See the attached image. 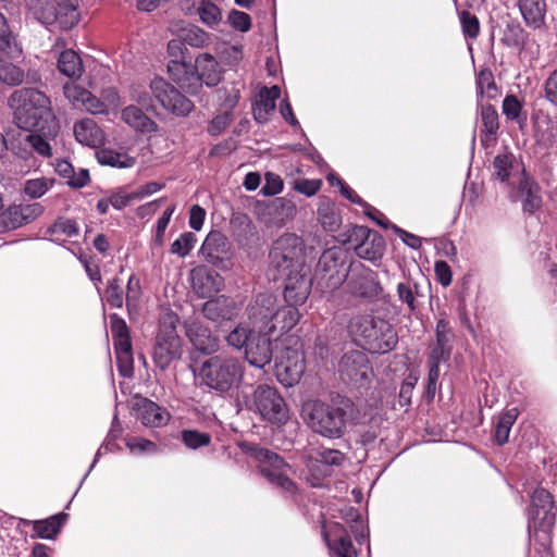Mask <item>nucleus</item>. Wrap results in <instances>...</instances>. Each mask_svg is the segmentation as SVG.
<instances>
[{
  "label": "nucleus",
  "instance_id": "c9c22d12",
  "mask_svg": "<svg viewBox=\"0 0 557 557\" xmlns=\"http://www.w3.org/2000/svg\"><path fill=\"white\" fill-rule=\"evenodd\" d=\"M139 419L146 426L159 428L169 421V413L156 403L144 399L139 407Z\"/></svg>",
  "mask_w": 557,
  "mask_h": 557
},
{
  "label": "nucleus",
  "instance_id": "1a4fd4ad",
  "mask_svg": "<svg viewBox=\"0 0 557 557\" xmlns=\"http://www.w3.org/2000/svg\"><path fill=\"white\" fill-rule=\"evenodd\" d=\"M35 17L44 25L57 24L69 30L79 21L75 0H41L34 8Z\"/></svg>",
  "mask_w": 557,
  "mask_h": 557
},
{
  "label": "nucleus",
  "instance_id": "c756f323",
  "mask_svg": "<svg viewBox=\"0 0 557 557\" xmlns=\"http://www.w3.org/2000/svg\"><path fill=\"white\" fill-rule=\"evenodd\" d=\"M74 135L78 143L88 147H99L104 143V134L95 120L85 117L74 124Z\"/></svg>",
  "mask_w": 557,
  "mask_h": 557
},
{
  "label": "nucleus",
  "instance_id": "4be33fe9",
  "mask_svg": "<svg viewBox=\"0 0 557 557\" xmlns=\"http://www.w3.org/2000/svg\"><path fill=\"white\" fill-rule=\"evenodd\" d=\"M271 333L269 331L257 330L245 349L246 361L256 368H264L273 357L271 347Z\"/></svg>",
  "mask_w": 557,
  "mask_h": 557
},
{
  "label": "nucleus",
  "instance_id": "c85d7f7f",
  "mask_svg": "<svg viewBox=\"0 0 557 557\" xmlns=\"http://www.w3.org/2000/svg\"><path fill=\"white\" fill-rule=\"evenodd\" d=\"M121 119L137 133L149 134L158 132V124L149 117L139 107L131 104L121 112Z\"/></svg>",
  "mask_w": 557,
  "mask_h": 557
},
{
  "label": "nucleus",
  "instance_id": "7ed1b4c3",
  "mask_svg": "<svg viewBox=\"0 0 557 557\" xmlns=\"http://www.w3.org/2000/svg\"><path fill=\"white\" fill-rule=\"evenodd\" d=\"M348 332L358 346L371 354L389 352L398 342L393 325L370 313L352 317L348 324Z\"/></svg>",
  "mask_w": 557,
  "mask_h": 557
},
{
  "label": "nucleus",
  "instance_id": "69168bd1",
  "mask_svg": "<svg viewBox=\"0 0 557 557\" xmlns=\"http://www.w3.org/2000/svg\"><path fill=\"white\" fill-rule=\"evenodd\" d=\"M231 121L232 113L230 111L215 115L208 125V133L212 136L220 135L230 125Z\"/></svg>",
  "mask_w": 557,
  "mask_h": 557
},
{
  "label": "nucleus",
  "instance_id": "6e6552de",
  "mask_svg": "<svg viewBox=\"0 0 557 557\" xmlns=\"http://www.w3.org/2000/svg\"><path fill=\"white\" fill-rule=\"evenodd\" d=\"M270 261L281 274L307 267L305 243L301 237L290 233L280 236L270 250Z\"/></svg>",
  "mask_w": 557,
  "mask_h": 557
},
{
  "label": "nucleus",
  "instance_id": "cd10ccee",
  "mask_svg": "<svg viewBox=\"0 0 557 557\" xmlns=\"http://www.w3.org/2000/svg\"><path fill=\"white\" fill-rule=\"evenodd\" d=\"M186 335L193 346L202 354H213L219 349V339L211 334V331L196 322L187 326Z\"/></svg>",
  "mask_w": 557,
  "mask_h": 557
},
{
  "label": "nucleus",
  "instance_id": "c03bdc74",
  "mask_svg": "<svg viewBox=\"0 0 557 557\" xmlns=\"http://www.w3.org/2000/svg\"><path fill=\"white\" fill-rule=\"evenodd\" d=\"M200 21L209 28L215 29L222 21L220 8L211 0H201L197 7Z\"/></svg>",
  "mask_w": 557,
  "mask_h": 557
},
{
  "label": "nucleus",
  "instance_id": "37998d69",
  "mask_svg": "<svg viewBox=\"0 0 557 557\" xmlns=\"http://www.w3.org/2000/svg\"><path fill=\"white\" fill-rule=\"evenodd\" d=\"M519 416L517 408L506 410L498 419L495 428V440L497 444L504 445L509 440V434L512 425L516 423Z\"/></svg>",
  "mask_w": 557,
  "mask_h": 557
},
{
  "label": "nucleus",
  "instance_id": "680f3d73",
  "mask_svg": "<svg viewBox=\"0 0 557 557\" xmlns=\"http://www.w3.org/2000/svg\"><path fill=\"white\" fill-rule=\"evenodd\" d=\"M314 459L326 466H339L343 463L345 456L337 449L317 450Z\"/></svg>",
  "mask_w": 557,
  "mask_h": 557
},
{
  "label": "nucleus",
  "instance_id": "e2e57ef3",
  "mask_svg": "<svg viewBox=\"0 0 557 557\" xmlns=\"http://www.w3.org/2000/svg\"><path fill=\"white\" fill-rule=\"evenodd\" d=\"M126 446L132 453L135 454H152L157 451V445L143 437H131L126 441Z\"/></svg>",
  "mask_w": 557,
  "mask_h": 557
},
{
  "label": "nucleus",
  "instance_id": "f8f14e48",
  "mask_svg": "<svg viewBox=\"0 0 557 557\" xmlns=\"http://www.w3.org/2000/svg\"><path fill=\"white\" fill-rule=\"evenodd\" d=\"M250 408L271 423L283 424L288 420V409L284 398L276 388L267 384H261L255 389Z\"/></svg>",
  "mask_w": 557,
  "mask_h": 557
},
{
  "label": "nucleus",
  "instance_id": "e433bc0d",
  "mask_svg": "<svg viewBox=\"0 0 557 557\" xmlns=\"http://www.w3.org/2000/svg\"><path fill=\"white\" fill-rule=\"evenodd\" d=\"M65 515H55L45 520L29 521L22 519L24 525H33L36 535L40 539L52 540L60 531Z\"/></svg>",
  "mask_w": 557,
  "mask_h": 557
},
{
  "label": "nucleus",
  "instance_id": "473e14b6",
  "mask_svg": "<svg viewBox=\"0 0 557 557\" xmlns=\"http://www.w3.org/2000/svg\"><path fill=\"white\" fill-rule=\"evenodd\" d=\"M281 96L278 86L263 87L259 91V99L253 108V117L258 123L268 121L269 114L275 109V101Z\"/></svg>",
  "mask_w": 557,
  "mask_h": 557
},
{
  "label": "nucleus",
  "instance_id": "72a5a7b5",
  "mask_svg": "<svg viewBox=\"0 0 557 557\" xmlns=\"http://www.w3.org/2000/svg\"><path fill=\"white\" fill-rule=\"evenodd\" d=\"M57 67L61 74L71 79L81 78L85 72L79 54L73 49H64L59 53Z\"/></svg>",
  "mask_w": 557,
  "mask_h": 557
},
{
  "label": "nucleus",
  "instance_id": "412c9836",
  "mask_svg": "<svg viewBox=\"0 0 557 557\" xmlns=\"http://www.w3.org/2000/svg\"><path fill=\"white\" fill-rule=\"evenodd\" d=\"M190 285L200 298L211 297L223 287V277L206 265H198L189 273Z\"/></svg>",
  "mask_w": 557,
  "mask_h": 557
},
{
  "label": "nucleus",
  "instance_id": "338daca9",
  "mask_svg": "<svg viewBox=\"0 0 557 557\" xmlns=\"http://www.w3.org/2000/svg\"><path fill=\"white\" fill-rule=\"evenodd\" d=\"M141 296L140 280L135 274H132L127 282L126 287V304L127 307L135 306Z\"/></svg>",
  "mask_w": 557,
  "mask_h": 557
},
{
  "label": "nucleus",
  "instance_id": "a878e982",
  "mask_svg": "<svg viewBox=\"0 0 557 557\" xmlns=\"http://www.w3.org/2000/svg\"><path fill=\"white\" fill-rule=\"evenodd\" d=\"M230 250L227 238L218 231L210 232L205 238L200 252L212 264H218L224 260Z\"/></svg>",
  "mask_w": 557,
  "mask_h": 557
},
{
  "label": "nucleus",
  "instance_id": "7c9ffc66",
  "mask_svg": "<svg viewBox=\"0 0 557 557\" xmlns=\"http://www.w3.org/2000/svg\"><path fill=\"white\" fill-rule=\"evenodd\" d=\"M299 319L300 313L297 309V305L287 304L282 307L276 305L273 321L271 325L265 326V330L271 334L276 330L282 333H287L298 323Z\"/></svg>",
  "mask_w": 557,
  "mask_h": 557
},
{
  "label": "nucleus",
  "instance_id": "f704fd0d",
  "mask_svg": "<svg viewBox=\"0 0 557 557\" xmlns=\"http://www.w3.org/2000/svg\"><path fill=\"white\" fill-rule=\"evenodd\" d=\"M317 218L324 231L335 233L342 225V214L334 202L329 199H321Z\"/></svg>",
  "mask_w": 557,
  "mask_h": 557
},
{
  "label": "nucleus",
  "instance_id": "6ab92c4d",
  "mask_svg": "<svg viewBox=\"0 0 557 557\" xmlns=\"http://www.w3.org/2000/svg\"><path fill=\"white\" fill-rule=\"evenodd\" d=\"M277 297L272 293L258 294L247 308L248 322L256 330L265 331L271 325L276 308Z\"/></svg>",
  "mask_w": 557,
  "mask_h": 557
},
{
  "label": "nucleus",
  "instance_id": "79ce46f5",
  "mask_svg": "<svg viewBox=\"0 0 557 557\" xmlns=\"http://www.w3.org/2000/svg\"><path fill=\"white\" fill-rule=\"evenodd\" d=\"M502 111L507 120L513 121L520 126L527 122V112L523 110V102L515 95H507L504 98Z\"/></svg>",
  "mask_w": 557,
  "mask_h": 557
},
{
  "label": "nucleus",
  "instance_id": "5701e85b",
  "mask_svg": "<svg viewBox=\"0 0 557 557\" xmlns=\"http://www.w3.org/2000/svg\"><path fill=\"white\" fill-rule=\"evenodd\" d=\"M168 72L171 79L189 95L195 96L200 91L199 77L194 64L183 59H172L168 63Z\"/></svg>",
  "mask_w": 557,
  "mask_h": 557
},
{
  "label": "nucleus",
  "instance_id": "4d7b16f0",
  "mask_svg": "<svg viewBox=\"0 0 557 557\" xmlns=\"http://www.w3.org/2000/svg\"><path fill=\"white\" fill-rule=\"evenodd\" d=\"M182 440L188 448L197 449L209 445L211 442V436L208 433L194 430H185L182 433Z\"/></svg>",
  "mask_w": 557,
  "mask_h": 557
},
{
  "label": "nucleus",
  "instance_id": "a19ab883",
  "mask_svg": "<svg viewBox=\"0 0 557 557\" xmlns=\"http://www.w3.org/2000/svg\"><path fill=\"white\" fill-rule=\"evenodd\" d=\"M256 329L248 322L239 323L233 331L225 337L228 346L235 349H246L251 337L256 333Z\"/></svg>",
  "mask_w": 557,
  "mask_h": 557
},
{
  "label": "nucleus",
  "instance_id": "4468645a",
  "mask_svg": "<svg viewBox=\"0 0 557 557\" xmlns=\"http://www.w3.org/2000/svg\"><path fill=\"white\" fill-rule=\"evenodd\" d=\"M338 373L343 381L363 387L370 382L373 370L363 351L350 350L341 358Z\"/></svg>",
  "mask_w": 557,
  "mask_h": 557
},
{
  "label": "nucleus",
  "instance_id": "39448f33",
  "mask_svg": "<svg viewBox=\"0 0 557 557\" xmlns=\"http://www.w3.org/2000/svg\"><path fill=\"white\" fill-rule=\"evenodd\" d=\"M275 348V375L284 386H294L306 370L302 342L296 335H285L277 338Z\"/></svg>",
  "mask_w": 557,
  "mask_h": 557
},
{
  "label": "nucleus",
  "instance_id": "aec40b11",
  "mask_svg": "<svg viewBox=\"0 0 557 557\" xmlns=\"http://www.w3.org/2000/svg\"><path fill=\"white\" fill-rule=\"evenodd\" d=\"M63 94L75 109L85 110L91 114L108 113V107L103 101L77 84L66 83L63 86Z\"/></svg>",
  "mask_w": 557,
  "mask_h": 557
},
{
  "label": "nucleus",
  "instance_id": "dca6fc26",
  "mask_svg": "<svg viewBox=\"0 0 557 557\" xmlns=\"http://www.w3.org/2000/svg\"><path fill=\"white\" fill-rule=\"evenodd\" d=\"M554 500L552 495L545 488H536L531 496V511L529 520V533L534 528L535 534L541 529L545 534L554 525L555 517L550 512Z\"/></svg>",
  "mask_w": 557,
  "mask_h": 557
},
{
  "label": "nucleus",
  "instance_id": "052dcab7",
  "mask_svg": "<svg viewBox=\"0 0 557 557\" xmlns=\"http://www.w3.org/2000/svg\"><path fill=\"white\" fill-rule=\"evenodd\" d=\"M450 342L447 341H436L435 345L432 347L429 361L430 364H437L440 367V363L442 361H445L449 358L450 355Z\"/></svg>",
  "mask_w": 557,
  "mask_h": 557
},
{
  "label": "nucleus",
  "instance_id": "0eeeda50",
  "mask_svg": "<svg viewBox=\"0 0 557 557\" xmlns=\"http://www.w3.org/2000/svg\"><path fill=\"white\" fill-rule=\"evenodd\" d=\"M348 252L342 247H331L319 258L314 276L318 284L325 289H337L349 274Z\"/></svg>",
  "mask_w": 557,
  "mask_h": 557
},
{
  "label": "nucleus",
  "instance_id": "5fc2aeb1",
  "mask_svg": "<svg viewBox=\"0 0 557 557\" xmlns=\"http://www.w3.org/2000/svg\"><path fill=\"white\" fill-rule=\"evenodd\" d=\"M106 300L113 308L123 307L124 296L119 277H113L108 282L106 290Z\"/></svg>",
  "mask_w": 557,
  "mask_h": 557
},
{
  "label": "nucleus",
  "instance_id": "ea45409f",
  "mask_svg": "<svg viewBox=\"0 0 557 557\" xmlns=\"http://www.w3.org/2000/svg\"><path fill=\"white\" fill-rule=\"evenodd\" d=\"M96 157L100 164L117 169H127L135 164V158L112 149H100L96 151Z\"/></svg>",
  "mask_w": 557,
  "mask_h": 557
},
{
  "label": "nucleus",
  "instance_id": "58836bf2",
  "mask_svg": "<svg viewBox=\"0 0 557 557\" xmlns=\"http://www.w3.org/2000/svg\"><path fill=\"white\" fill-rule=\"evenodd\" d=\"M397 296L401 304L406 305L410 312L418 308V300L424 297L420 285L412 280H407L397 284Z\"/></svg>",
  "mask_w": 557,
  "mask_h": 557
},
{
  "label": "nucleus",
  "instance_id": "2f4dec72",
  "mask_svg": "<svg viewBox=\"0 0 557 557\" xmlns=\"http://www.w3.org/2000/svg\"><path fill=\"white\" fill-rule=\"evenodd\" d=\"M519 11L525 24L534 29L540 28L545 22V0H518Z\"/></svg>",
  "mask_w": 557,
  "mask_h": 557
},
{
  "label": "nucleus",
  "instance_id": "393cba45",
  "mask_svg": "<svg viewBox=\"0 0 557 557\" xmlns=\"http://www.w3.org/2000/svg\"><path fill=\"white\" fill-rule=\"evenodd\" d=\"M323 536L330 552L336 557H358L349 535L341 523H334Z\"/></svg>",
  "mask_w": 557,
  "mask_h": 557
},
{
  "label": "nucleus",
  "instance_id": "f03ea898",
  "mask_svg": "<svg viewBox=\"0 0 557 557\" xmlns=\"http://www.w3.org/2000/svg\"><path fill=\"white\" fill-rule=\"evenodd\" d=\"M245 369L242 359L220 354L203 360L194 375L200 387L221 395H233L244 382Z\"/></svg>",
  "mask_w": 557,
  "mask_h": 557
},
{
  "label": "nucleus",
  "instance_id": "4c0bfd02",
  "mask_svg": "<svg viewBox=\"0 0 557 557\" xmlns=\"http://www.w3.org/2000/svg\"><path fill=\"white\" fill-rule=\"evenodd\" d=\"M119 371L123 376H129L133 372V354L131 337L113 339Z\"/></svg>",
  "mask_w": 557,
  "mask_h": 557
},
{
  "label": "nucleus",
  "instance_id": "ddd939ff",
  "mask_svg": "<svg viewBox=\"0 0 557 557\" xmlns=\"http://www.w3.org/2000/svg\"><path fill=\"white\" fill-rule=\"evenodd\" d=\"M150 90L160 106L175 116H187L194 110V103L162 77L150 82Z\"/></svg>",
  "mask_w": 557,
  "mask_h": 557
},
{
  "label": "nucleus",
  "instance_id": "bb28decb",
  "mask_svg": "<svg viewBox=\"0 0 557 557\" xmlns=\"http://www.w3.org/2000/svg\"><path fill=\"white\" fill-rule=\"evenodd\" d=\"M195 71L199 77L200 89L206 84L208 87H214L221 82L222 72L219 69V62L209 53H202L196 58Z\"/></svg>",
  "mask_w": 557,
  "mask_h": 557
},
{
  "label": "nucleus",
  "instance_id": "a211bd4d",
  "mask_svg": "<svg viewBox=\"0 0 557 557\" xmlns=\"http://www.w3.org/2000/svg\"><path fill=\"white\" fill-rule=\"evenodd\" d=\"M285 277L284 298L287 304L302 305L311 290L312 280L308 267L282 273Z\"/></svg>",
  "mask_w": 557,
  "mask_h": 557
},
{
  "label": "nucleus",
  "instance_id": "b1692460",
  "mask_svg": "<svg viewBox=\"0 0 557 557\" xmlns=\"http://www.w3.org/2000/svg\"><path fill=\"white\" fill-rule=\"evenodd\" d=\"M203 315L216 325L234 320L239 313L238 305L226 296H218L202 305Z\"/></svg>",
  "mask_w": 557,
  "mask_h": 557
},
{
  "label": "nucleus",
  "instance_id": "de8ad7c7",
  "mask_svg": "<svg viewBox=\"0 0 557 557\" xmlns=\"http://www.w3.org/2000/svg\"><path fill=\"white\" fill-rule=\"evenodd\" d=\"M0 53H2V51H0ZM23 79L24 72L0 55V81L11 86H17Z\"/></svg>",
  "mask_w": 557,
  "mask_h": 557
},
{
  "label": "nucleus",
  "instance_id": "0e129e2a",
  "mask_svg": "<svg viewBox=\"0 0 557 557\" xmlns=\"http://www.w3.org/2000/svg\"><path fill=\"white\" fill-rule=\"evenodd\" d=\"M228 22L233 28L243 33L251 27L250 15L243 11L233 10L228 15Z\"/></svg>",
  "mask_w": 557,
  "mask_h": 557
},
{
  "label": "nucleus",
  "instance_id": "2eb2a0df",
  "mask_svg": "<svg viewBox=\"0 0 557 557\" xmlns=\"http://www.w3.org/2000/svg\"><path fill=\"white\" fill-rule=\"evenodd\" d=\"M500 184L510 198L522 201L524 211L534 212L541 207L540 188L532 176H500Z\"/></svg>",
  "mask_w": 557,
  "mask_h": 557
},
{
  "label": "nucleus",
  "instance_id": "603ef678",
  "mask_svg": "<svg viewBox=\"0 0 557 557\" xmlns=\"http://www.w3.org/2000/svg\"><path fill=\"white\" fill-rule=\"evenodd\" d=\"M523 40V29L519 23H508L503 30L500 41L507 47H519Z\"/></svg>",
  "mask_w": 557,
  "mask_h": 557
},
{
  "label": "nucleus",
  "instance_id": "a18cd8bd",
  "mask_svg": "<svg viewBox=\"0 0 557 557\" xmlns=\"http://www.w3.org/2000/svg\"><path fill=\"white\" fill-rule=\"evenodd\" d=\"M0 51L8 58H16L21 53V49L17 47L12 33L9 29V25L5 16L0 12Z\"/></svg>",
  "mask_w": 557,
  "mask_h": 557
},
{
  "label": "nucleus",
  "instance_id": "20e7f679",
  "mask_svg": "<svg viewBox=\"0 0 557 557\" xmlns=\"http://www.w3.org/2000/svg\"><path fill=\"white\" fill-rule=\"evenodd\" d=\"M352 407L349 399H342L337 405L310 401L304 406L302 411L313 432L326 438H341L346 432Z\"/></svg>",
  "mask_w": 557,
  "mask_h": 557
},
{
  "label": "nucleus",
  "instance_id": "774afa93",
  "mask_svg": "<svg viewBox=\"0 0 557 557\" xmlns=\"http://www.w3.org/2000/svg\"><path fill=\"white\" fill-rule=\"evenodd\" d=\"M111 206L116 210H122L131 202L136 201V195L134 191H125L124 189H117L113 191L110 196Z\"/></svg>",
  "mask_w": 557,
  "mask_h": 557
},
{
  "label": "nucleus",
  "instance_id": "3c124183",
  "mask_svg": "<svg viewBox=\"0 0 557 557\" xmlns=\"http://www.w3.org/2000/svg\"><path fill=\"white\" fill-rule=\"evenodd\" d=\"M481 117L483 124L482 135H496L499 128L498 113L496 109L492 104L483 106L481 110Z\"/></svg>",
  "mask_w": 557,
  "mask_h": 557
},
{
  "label": "nucleus",
  "instance_id": "8fccbe9b",
  "mask_svg": "<svg viewBox=\"0 0 557 557\" xmlns=\"http://www.w3.org/2000/svg\"><path fill=\"white\" fill-rule=\"evenodd\" d=\"M196 243V235L191 232H185L172 243L170 251L173 255L184 258L194 249Z\"/></svg>",
  "mask_w": 557,
  "mask_h": 557
},
{
  "label": "nucleus",
  "instance_id": "9b49d317",
  "mask_svg": "<svg viewBox=\"0 0 557 557\" xmlns=\"http://www.w3.org/2000/svg\"><path fill=\"white\" fill-rule=\"evenodd\" d=\"M344 237L343 243L349 244L361 259L375 262L384 255V238L367 226L350 225Z\"/></svg>",
  "mask_w": 557,
  "mask_h": 557
},
{
  "label": "nucleus",
  "instance_id": "13d9d810",
  "mask_svg": "<svg viewBox=\"0 0 557 557\" xmlns=\"http://www.w3.org/2000/svg\"><path fill=\"white\" fill-rule=\"evenodd\" d=\"M494 168L497 171L496 174H509L510 171L516 170L519 165L516 157L511 152L498 153L494 158Z\"/></svg>",
  "mask_w": 557,
  "mask_h": 557
},
{
  "label": "nucleus",
  "instance_id": "423d86ee",
  "mask_svg": "<svg viewBox=\"0 0 557 557\" xmlns=\"http://www.w3.org/2000/svg\"><path fill=\"white\" fill-rule=\"evenodd\" d=\"M178 322L177 314L172 311H164L160 314L152 360L161 371L169 369L173 361L182 357V339L177 334Z\"/></svg>",
  "mask_w": 557,
  "mask_h": 557
},
{
  "label": "nucleus",
  "instance_id": "f257e3e1",
  "mask_svg": "<svg viewBox=\"0 0 557 557\" xmlns=\"http://www.w3.org/2000/svg\"><path fill=\"white\" fill-rule=\"evenodd\" d=\"M8 104L18 128L42 133L45 136H57L59 121L50 98L44 91L34 87H22L10 95Z\"/></svg>",
  "mask_w": 557,
  "mask_h": 557
},
{
  "label": "nucleus",
  "instance_id": "bf43d9fd",
  "mask_svg": "<svg viewBox=\"0 0 557 557\" xmlns=\"http://www.w3.org/2000/svg\"><path fill=\"white\" fill-rule=\"evenodd\" d=\"M48 137L42 133L29 134L26 136V141L38 154L49 158L51 157V146L47 140Z\"/></svg>",
  "mask_w": 557,
  "mask_h": 557
},
{
  "label": "nucleus",
  "instance_id": "f3484780",
  "mask_svg": "<svg viewBox=\"0 0 557 557\" xmlns=\"http://www.w3.org/2000/svg\"><path fill=\"white\" fill-rule=\"evenodd\" d=\"M347 287L352 295L362 298H375L382 293L377 274L361 263L351 265Z\"/></svg>",
  "mask_w": 557,
  "mask_h": 557
},
{
  "label": "nucleus",
  "instance_id": "49530a36",
  "mask_svg": "<svg viewBox=\"0 0 557 557\" xmlns=\"http://www.w3.org/2000/svg\"><path fill=\"white\" fill-rule=\"evenodd\" d=\"M476 92L480 96H485L493 99L497 96L498 89L495 84L494 75L490 69H482L476 75Z\"/></svg>",
  "mask_w": 557,
  "mask_h": 557
},
{
  "label": "nucleus",
  "instance_id": "9d476101",
  "mask_svg": "<svg viewBox=\"0 0 557 557\" xmlns=\"http://www.w3.org/2000/svg\"><path fill=\"white\" fill-rule=\"evenodd\" d=\"M250 456L257 461L261 474L268 481L284 491L293 492L295 484L288 478L289 467L277 454L258 446L249 448Z\"/></svg>",
  "mask_w": 557,
  "mask_h": 557
},
{
  "label": "nucleus",
  "instance_id": "864d4df0",
  "mask_svg": "<svg viewBox=\"0 0 557 557\" xmlns=\"http://www.w3.org/2000/svg\"><path fill=\"white\" fill-rule=\"evenodd\" d=\"M182 41L190 47L201 48L209 41V35L203 29L193 26L183 32Z\"/></svg>",
  "mask_w": 557,
  "mask_h": 557
},
{
  "label": "nucleus",
  "instance_id": "09e8293b",
  "mask_svg": "<svg viewBox=\"0 0 557 557\" xmlns=\"http://www.w3.org/2000/svg\"><path fill=\"white\" fill-rule=\"evenodd\" d=\"M459 21L465 38L476 39L481 29L478 16L468 10H463L459 12Z\"/></svg>",
  "mask_w": 557,
  "mask_h": 557
},
{
  "label": "nucleus",
  "instance_id": "6e6d98bb",
  "mask_svg": "<svg viewBox=\"0 0 557 557\" xmlns=\"http://www.w3.org/2000/svg\"><path fill=\"white\" fill-rule=\"evenodd\" d=\"M20 206H11L0 215V224L4 230L17 228L24 224Z\"/></svg>",
  "mask_w": 557,
  "mask_h": 557
}]
</instances>
